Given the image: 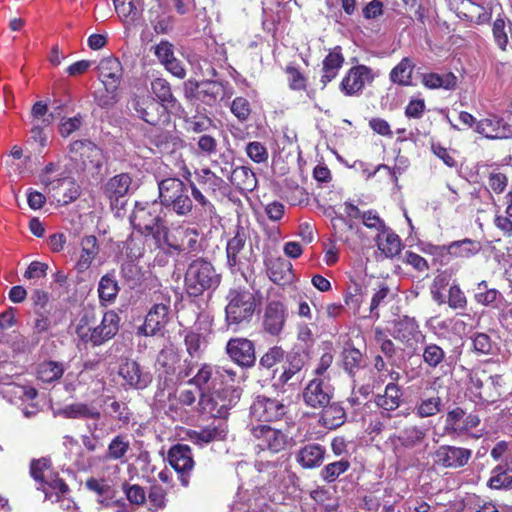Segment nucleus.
<instances>
[{
  "label": "nucleus",
  "mask_w": 512,
  "mask_h": 512,
  "mask_svg": "<svg viewBox=\"0 0 512 512\" xmlns=\"http://www.w3.org/2000/svg\"><path fill=\"white\" fill-rule=\"evenodd\" d=\"M119 322V315L110 310L105 312L100 323L96 324L93 310H85L76 324L75 333L83 343L100 346L117 334Z\"/></svg>",
  "instance_id": "1"
},
{
  "label": "nucleus",
  "mask_w": 512,
  "mask_h": 512,
  "mask_svg": "<svg viewBox=\"0 0 512 512\" xmlns=\"http://www.w3.org/2000/svg\"><path fill=\"white\" fill-rule=\"evenodd\" d=\"M130 222L135 230L145 237H152L156 244L167 241V227L162 217V207L157 201L136 202Z\"/></svg>",
  "instance_id": "2"
},
{
  "label": "nucleus",
  "mask_w": 512,
  "mask_h": 512,
  "mask_svg": "<svg viewBox=\"0 0 512 512\" xmlns=\"http://www.w3.org/2000/svg\"><path fill=\"white\" fill-rule=\"evenodd\" d=\"M226 305V328L248 324L254 315L257 304L253 293L245 288L231 289Z\"/></svg>",
  "instance_id": "3"
},
{
  "label": "nucleus",
  "mask_w": 512,
  "mask_h": 512,
  "mask_svg": "<svg viewBox=\"0 0 512 512\" xmlns=\"http://www.w3.org/2000/svg\"><path fill=\"white\" fill-rule=\"evenodd\" d=\"M160 206L171 207L178 215H186L192 209L187 185L178 178H167L159 182Z\"/></svg>",
  "instance_id": "4"
},
{
  "label": "nucleus",
  "mask_w": 512,
  "mask_h": 512,
  "mask_svg": "<svg viewBox=\"0 0 512 512\" xmlns=\"http://www.w3.org/2000/svg\"><path fill=\"white\" fill-rule=\"evenodd\" d=\"M171 319V297L168 292L156 291L152 295V306L139 332L153 336L161 332Z\"/></svg>",
  "instance_id": "5"
},
{
  "label": "nucleus",
  "mask_w": 512,
  "mask_h": 512,
  "mask_svg": "<svg viewBox=\"0 0 512 512\" xmlns=\"http://www.w3.org/2000/svg\"><path fill=\"white\" fill-rule=\"evenodd\" d=\"M219 282L212 265L202 259L193 261L185 274L187 292L192 296H198L204 290L211 288Z\"/></svg>",
  "instance_id": "6"
},
{
  "label": "nucleus",
  "mask_w": 512,
  "mask_h": 512,
  "mask_svg": "<svg viewBox=\"0 0 512 512\" xmlns=\"http://www.w3.org/2000/svg\"><path fill=\"white\" fill-rule=\"evenodd\" d=\"M287 413V406L280 400L259 395L250 407L251 417L260 422L280 420Z\"/></svg>",
  "instance_id": "7"
},
{
  "label": "nucleus",
  "mask_w": 512,
  "mask_h": 512,
  "mask_svg": "<svg viewBox=\"0 0 512 512\" xmlns=\"http://www.w3.org/2000/svg\"><path fill=\"white\" fill-rule=\"evenodd\" d=\"M472 456L467 448L441 445L434 453V463L443 468L458 469L464 467Z\"/></svg>",
  "instance_id": "8"
},
{
  "label": "nucleus",
  "mask_w": 512,
  "mask_h": 512,
  "mask_svg": "<svg viewBox=\"0 0 512 512\" xmlns=\"http://www.w3.org/2000/svg\"><path fill=\"white\" fill-rule=\"evenodd\" d=\"M287 316L288 311L284 303L278 300L268 302L262 321L264 331L272 336H278L284 328Z\"/></svg>",
  "instance_id": "9"
},
{
  "label": "nucleus",
  "mask_w": 512,
  "mask_h": 512,
  "mask_svg": "<svg viewBox=\"0 0 512 512\" xmlns=\"http://www.w3.org/2000/svg\"><path fill=\"white\" fill-rule=\"evenodd\" d=\"M332 398L331 385L323 379H313L303 391L305 404L313 409H322L330 403Z\"/></svg>",
  "instance_id": "10"
},
{
  "label": "nucleus",
  "mask_w": 512,
  "mask_h": 512,
  "mask_svg": "<svg viewBox=\"0 0 512 512\" xmlns=\"http://www.w3.org/2000/svg\"><path fill=\"white\" fill-rule=\"evenodd\" d=\"M136 115L148 124L156 125L166 108L149 95H136L131 101Z\"/></svg>",
  "instance_id": "11"
},
{
  "label": "nucleus",
  "mask_w": 512,
  "mask_h": 512,
  "mask_svg": "<svg viewBox=\"0 0 512 512\" xmlns=\"http://www.w3.org/2000/svg\"><path fill=\"white\" fill-rule=\"evenodd\" d=\"M168 461L175 471L180 474V481L182 485L187 486V474L194 467L190 447L184 444L174 445L168 452Z\"/></svg>",
  "instance_id": "12"
},
{
  "label": "nucleus",
  "mask_w": 512,
  "mask_h": 512,
  "mask_svg": "<svg viewBox=\"0 0 512 512\" xmlns=\"http://www.w3.org/2000/svg\"><path fill=\"white\" fill-rule=\"evenodd\" d=\"M99 80L106 91H118L123 76L121 62L115 57L102 59L98 64Z\"/></svg>",
  "instance_id": "13"
},
{
  "label": "nucleus",
  "mask_w": 512,
  "mask_h": 512,
  "mask_svg": "<svg viewBox=\"0 0 512 512\" xmlns=\"http://www.w3.org/2000/svg\"><path fill=\"white\" fill-rule=\"evenodd\" d=\"M226 353L241 367H250L255 362L253 343L246 338H232L226 344Z\"/></svg>",
  "instance_id": "14"
},
{
  "label": "nucleus",
  "mask_w": 512,
  "mask_h": 512,
  "mask_svg": "<svg viewBox=\"0 0 512 512\" xmlns=\"http://www.w3.org/2000/svg\"><path fill=\"white\" fill-rule=\"evenodd\" d=\"M250 432L256 439L262 441L260 446H264L274 453L282 451L286 446L287 436L282 431L268 425H253Z\"/></svg>",
  "instance_id": "15"
},
{
  "label": "nucleus",
  "mask_w": 512,
  "mask_h": 512,
  "mask_svg": "<svg viewBox=\"0 0 512 512\" xmlns=\"http://www.w3.org/2000/svg\"><path fill=\"white\" fill-rule=\"evenodd\" d=\"M372 80L371 69L365 65L350 68L340 83V89L345 95L353 96L362 91L365 83Z\"/></svg>",
  "instance_id": "16"
},
{
  "label": "nucleus",
  "mask_w": 512,
  "mask_h": 512,
  "mask_svg": "<svg viewBox=\"0 0 512 512\" xmlns=\"http://www.w3.org/2000/svg\"><path fill=\"white\" fill-rule=\"evenodd\" d=\"M119 375L132 388L145 389L152 382V375L136 361L126 360L120 365Z\"/></svg>",
  "instance_id": "17"
},
{
  "label": "nucleus",
  "mask_w": 512,
  "mask_h": 512,
  "mask_svg": "<svg viewBox=\"0 0 512 512\" xmlns=\"http://www.w3.org/2000/svg\"><path fill=\"white\" fill-rule=\"evenodd\" d=\"M475 131L490 139H504L512 137V124L492 115L476 123Z\"/></svg>",
  "instance_id": "18"
},
{
  "label": "nucleus",
  "mask_w": 512,
  "mask_h": 512,
  "mask_svg": "<svg viewBox=\"0 0 512 512\" xmlns=\"http://www.w3.org/2000/svg\"><path fill=\"white\" fill-rule=\"evenodd\" d=\"M391 335L394 339L409 344L411 340L422 342L425 340V335L419 330L418 322L413 317L403 316L394 322Z\"/></svg>",
  "instance_id": "19"
},
{
  "label": "nucleus",
  "mask_w": 512,
  "mask_h": 512,
  "mask_svg": "<svg viewBox=\"0 0 512 512\" xmlns=\"http://www.w3.org/2000/svg\"><path fill=\"white\" fill-rule=\"evenodd\" d=\"M325 454L324 446L318 443H308L297 451L295 460L303 469H314L322 465Z\"/></svg>",
  "instance_id": "20"
},
{
  "label": "nucleus",
  "mask_w": 512,
  "mask_h": 512,
  "mask_svg": "<svg viewBox=\"0 0 512 512\" xmlns=\"http://www.w3.org/2000/svg\"><path fill=\"white\" fill-rule=\"evenodd\" d=\"M155 55L161 64L174 76L183 79L186 75L181 62L175 58L173 45L168 41H161L155 47Z\"/></svg>",
  "instance_id": "21"
},
{
  "label": "nucleus",
  "mask_w": 512,
  "mask_h": 512,
  "mask_svg": "<svg viewBox=\"0 0 512 512\" xmlns=\"http://www.w3.org/2000/svg\"><path fill=\"white\" fill-rule=\"evenodd\" d=\"M267 274L272 282L278 285L289 284L293 281L292 263L284 258H272L266 261Z\"/></svg>",
  "instance_id": "22"
},
{
  "label": "nucleus",
  "mask_w": 512,
  "mask_h": 512,
  "mask_svg": "<svg viewBox=\"0 0 512 512\" xmlns=\"http://www.w3.org/2000/svg\"><path fill=\"white\" fill-rule=\"evenodd\" d=\"M85 487L97 495V502L102 506L109 507L113 504L116 490L110 480L91 477L86 480Z\"/></svg>",
  "instance_id": "23"
},
{
  "label": "nucleus",
  "mask_w": 512,
  "mask_h": 512,
  "mask_svg": "<svg viewBox=\"0 0 512 512\" xmlns=\"http://www.w3.org/2000/svg\"><path fill=\"white\" fill-rule=\"evenodd\" d=\"M457 9L460 17L476 24L488 23L492 16L491 11L471 0H460Z\"/></svg>",
  "instance_id": "24"
},
{
  "label": "nucleus",
  "mask_w": 512,
  "mask_h": 512,
  "mask_svg": "<svg viewBox=\"0 0 512 512\" xmlns=\"http://www.w3.org/2000/svg\"><path fill=\"white\" fill-rule=\"evenodd\" d=\"M80 255L76 263L78 272H85L99 253L97 238L93 235L85 236L80 242Z\"/></svg>",
  "instance_id": "25"
},
{
  "label": "nucleus",
  "mask_w": 512,
  "mask_h": 512,
  "mask_svg": "<svg viewBox=\"0 0 512 512\" xmlns=\"http://www.w3.org/2000/svg\"><path fill=\"white\" fill-rule=\"evenodd\" d=\"M344 56L341 52V47L337 46L331 50L323 60L321 83L323 88L336 78L339 70L343 66Z\"/></svg>",
  "instance_id": "26"
},
{
  "label": "nucleus",
  "mask_w": 512,
  "mask_h": 512,
  "mask_svg": "<svg viewBox=\"0 0 512 512\" xmlns=\"http://www.w3.org/2000/svg\"><path fill=\"white\" fill-rule=\"evenodd\" d=\"M131 185V177L122 173L112 177L105 186V193L110 199L111 205H115L129 191Z\"/></svg>",
  "instance_id": "27"
},
{
  "label": "nucleus",
  "mask_w": 512,
  "mask_h": 512,
  "mask_svg": "<svg viewBox=\"0 0 512 512\" xmlns=\"http://www.w3.org/2000/svg\"><path fill=\"white\" fill-rule=\"evenodd\" d=\"M442 250H446L450 256L456 258H470L480 252L481 245L475 240L465 238L442 246Z\"/></svg>",
  "instance_id": "28"
},
{
  "label": "nucleus",
  "mask_w": 512,
  "mask_h": 512,
  "mask_svg": "<svg viewBox=\"0 0 512 512\" xmlns=\"http://www.w3.org/2000/svg\"><path fill=\"white\" fill-rule=\"evenodd\" d=\"M487 486L495 490H512V466L499 464L491 470Z\"/></svg>",
  "instance_id": "29"
},
{
  "label": "nucleus",
  "mask_w": 512,
  "mask_h": 512,
  "mask_svg": "<svg viewBox=\"0 0 512 512\" xmlns=\"http://www.w3.org/2000/svg\"><path fill=\"white\" fill-rule=\"evenodd\" d=\"M378 249L387 257L393 258L398 255L401 251V239L400 237L388 231V229H384L381 233L378 234L376 238Z\"/></svg>",
  "instance_id": "30"
},
{
  "label": "nucleus",
  "mask_w": 512,
  "mask_h": 512,
  "mask_svg": "<svg viewBox=\"0 0 512 512\" xmlns=\"http://www.w3.org/2000/svg\"><path fill=\"white\" fill-rule=\"evenodd\" d=\"M392 299L393 293L389 285L384 281L377 282L369 308L371 317L374 319H379V307L388 304Z\"/></svg>",
  "instance_id": "31"
},
{
  "label": "nucleus",
  "mask_w": 512,
  "mask_h": 512,
  "mask_svg": "<svg viewBox=\"0 0 512 512\" xmlns=\"http://www.w3.org/2000/svg\"><path fill=\"white\" fill-rule=\"evenodd\" d=\"M66 418H89L98 420L101 416L100 411L93 405L87 403H73L66 405L60 412Z\"/></svg>",
  "instance_id": "32"
},
{
  "label": "nucleus",
  "mask_w": 512,
  "mask_h": 512,
  "mask_svg": "<svg viewBox=\"0 0 512 512\" xmlns=\"http://www.w3.org/2000/svg\"><path fill=\"white\" fill-rule=\"evenodd\" d=\"M346 413L338 403H329L326 408H322L321 423L328 429H336L344 424Z\"/></svg>",
  "instance_id": "33"
},
{
  "label": "nucleus",
  "mask_w": 512,
  "mask_h": 512,
  "mask_svg": "<svg viewBox=\"0 0 512 512\" xmlns=\"http://www.w3.org/2000/svg\"><path fill=\"white\" fill-rule=\"evenodd\" d=\"M201 410L214 418H222L224 413V396L220 392L202 394Z\"/></svg>",
  "instance_id": "34"
},
{
  "label": "nucleus",
  "mask_w": 512,
  "mask_h": 512,
  "mask_svg": "<svg viewBox=\"0 0 512 512\" xmlns=\"http://www.w3.org/2000/svg\"><path fill=\"white\" fill-rule=\"evenodd\" d=\"M230 183L238 190L251 191L256 185L254 173L247 167H236L230 174Z\"/></svg>",
  "instance_id": "35"
},
{
  "label": "nucleus",
  "mask_w": 512,
  "mask_h": 512,
  "mask_svg": "<svg viewBox=\"0 0 512 512\" xmlns=\"http://www.w3.org/2000/svg\"><path fill=\"white\" fill-rule=\"evenodd\" d=\"M63 363L57 361H44L37 366V379L43 383H52L59 380L64 374Z\"/></svg>",
  "instance_id": "36"
},
{
  "label": "nucleus",
  "mask_w": 512,
  "mask_h": 512,
  "mask_svg": "<svg viewBox=\"0 0 512 512\" xmlns=\"http://www.w3.org/2000/svg\"><path fill=\"white\" fill-rule=\"evenodd\" d=\"M507 377L503 374H493L488 377L485 388V399L495 402L507 393Z\"/></svg>",
  "instance_id": "37"
},
{
  "label": "nucleus",
  "mask_w": 512,
  "mask_h": 512,
  "mask_svg": "<svg viewBox=\"0 0 512 512\" xmlns=\"http://www.w3.org/2000/svg\"><path fill=\"white\" fill-rule=\"evenodd\" d=\"M401 395L399 386L395 383H389L385 388V394L378 395L375 403L383 410L389 412L399 407Z\"/></svg>",
  "instance_id": "38"
},
{
  "label": "nucleus",
  "mask_w": 512,
  "mask_h": 512,
  "mask_svg": "<svg viewBox=\"0 0 512 512\" xmlns=\"http://www.w3.org/2000/svg\"><path fill=\"white\" fill-rule=\"evenodd\" d=\"M443 402L440 396L421 397L415 407V413L420 418L432 417L442 411Z\"/></svg>",
  "instance_id": "39"
},
{
  "label": "nucleus",
  "mask_w": 512,
  "mask_h": 512,
  "mask_svg": "<svg viewBox=\"0 0 512 512\" xmlns=\"http://www.w3.org/2000/svg\"><path fill=\"white\" fill-rule=\"evenodd\" d=\"M246 231L243 227H237L235 236L230 239L226 245V257L228 264L234 267L240 263L237 254L244 247L246 242Z\"/></svg>",
  "instance_id": "40"
},
{
  "label": "nucleus",
  "mask_w": 512,
  "mask_h": 512,
  "mask_svg": "<svg viewBox=\"0 0 512 512\" xmlns=\"http://www.w3.org/2000/svg\"><path fill=\"white\" fill-rule=\"evenodd\" d=\"M130 450V442L126 435L115 436L108 444L105 458L113 461H124L127 452Z\"/></svg>",
  "instance_id": "41"
},
{
  "label": "nucleus",
  "mask_w": 512,
  "mask_h": 512,
  "mask_svg": "<svg viewBox=\"0 0 512 512\" xmlns=\"http://www.w3.org/2000/svg\"><path fill=\"white\" fill-rule=\"evenodd\" d=\"M414 63L408 57L403 58L390 72V80L393 83L408 86L411 84V77Z\"/></svg>",
  "instance_id": "42"
},
{
  "label": "nucleus",
  "mask_w": 512,
  "mask_h": 512,
  "mask_svg": "<svg viewBox=\"0 0 512 512\" xmlns=\"http://www.w3.org/2000/svg\"><path fill=\"white\" fill-rule=\"evenodd\" d=\"M343 367L350 375H354L365 366L362 353L354 348L347 347L342 352Z\"/></svg>",
  "instance_id": "43"
},
{
  "label": "nucleus",
  "mask_w": 512,
  "mask_h": 512,
  "mask_svg": "<svg viewBox=\"0 0 512 512\" xmlns=\"http://www.w3.org/2000/svg\"><path fill=\"white\" fill-rule=\"evenodd\" d=\"M38 489L43 490L46 499H51L53 494H55L56 498H59L60 494H64L68 491L67 484L57 475L49 474L42 482H40V487Z\"/></svg>",
  "instance_id": "44"
},
{
  "label": "nucleus",
  "mask_w": 512,
  "mask_h": 512,
  "mask_svg": "<svg viewBox=\"0 0 512 512\" xmlns=\"http://www.w3.org/2000/svg\"><path fill=\"white\" fill-rule=\"evenodd\" d=\"M422 358L429 368L435 369L445 361L446 353L435 343H424Z\"/></svg>",
  "instance_id": "45"
},
{
  "label": "nucleus",
  "mask_w": 512,
  "mask_h": 512,
  "mask_svg": "<svg viewBox=\"0 0 512 512\" xmlns=\"http://www.w3.org/2000/svg\"><path fill=\"white\" fill-rule=\"evenodd\" d=\"M152 92L161 101V105L166 107H174L176 99L173 96L170 88V84L162 78H156L151 83Z\"/></svg>",
  "instance_id": "46"
},
{
  "label": "nucleus",
  "mask_w": 512,
  "mask_h": 512,
  "mask_svg": "<svg viewBox=\"0 0 512 512\" xmlns=\"http://www.w3.org/2000/svg\"><path fill=\"white\" fill-rule=\"evenodd\" d=\"M427 429L416 425L405 427L400 436V443L406 448H412L420 444L426 437Z\"/></svg>",
  "instance_id": "47"
},
{
  "label": "nucleus",
  "mask_w": 512,
  "mask_h": 512,
  "mask_svg": "<svg viewBox=\"0 0 512 512\" xmlns=\"http://www.w3.org/2000/svg\"><path fill=\"white\" fill-rule=\"evenodd\" d=\"M305 364L304 357L296 352L287 356V365L284 367L283 373L279 377L282 384L287 383L290 379L298 374Z\"/></svg>",
  "instance_id": "48"
},
{
  "label": "nucleus",
  "mask_w": 512,
  "mask_h": 512,
  "mask_svg": "<svg viewBox=\"0 0 512 512\" xmlns=\"http://www.w3.org/2000/svg\"><path fill=\"white\" fill-rule=\"evenodd\" d=\"M119 287L117 281L110 275H104L98 286L101 301L112 302L117 297Z\"/></svg>",
  "instance_id": "49"
},
{
  "label": "nucleus",
  "mask_w": 512,
  "mask_h": 512,
  "mask_svg": "<svg viewBox=\"0 0 512 512\" xmlns=\"http://www.w3.org/2000/svg\"><path fill=\"white\" fill-rule=\"evenodd\" d=\"M350 467V463L347 460H339L327 464L320 472V476L323 481L327 483L334 482L340 475L345 473Z\"/></svg>",
  "instance_id": "50"
},
{
  "label": "nucleus",
  "mask_w": 512,
  "mask_h": 512,
  "mask_svg": "<svg viewBox=\"0 0 512 512\" xmlns=\"http://www.w3.org/2000/svg\"><path fill=\"white\" fill-rule=\"evenodd\" d=\"M376 341L378 342L381 352L385 355L388 360V363L391 366H398L399 358L397 356V348L392 340L383 337V333L381 331H376Z\"/></svg>",
  "instance_id": "51"
},
{
  "label": "nucleus",
  "mask_w": 512,
  "mask_h": 512,
  "mask_svg": "<svg viewBox=\"0 0 512 512\" xmlns=\"http://www.w3.org/2000/svg\"><path fill=\"white\" fill-rule=\"evenodd\" d=\"M472 351L478 355H491L494 351V343L486 333H476L472 337Z\"/></svg>",
  "instance_id": "52"
},
{
  "label": "nucleus",
  "mask_w": 512,
  "mask_h": 512,
  "mask_svg": "<svg viewBox=\"0 0 512 512\" xmlns=\"http://www.w3.org/2000/svg\"><path fill=\"white\" fill-rule=\"evenodd\" d=\"M332 228L335 236L341 242H348V233L354 228L353 224L348 221L343 215H336L331 219Z\"/></svg>",
  "instance_id": "53"
},
{
  "label": "nucleus",
  "mask_w": 512,
  "mask_h": 512,
  "mask_svg": "<svg viewBox=\"0 0 512 512\" xmlns=\"http://www.w3.org/2000/svg\"><path fill=\"white\" fill-rule=\"evenodd\" d=\"M218 171L222 173L223 169L217 165L202 170V182L213 191L221 190L222 187L223 180Z\"/></svg>",
  "instance_id": "54"
},
{
  "label": "nucleus",
  "mask_w": 512,
  "mask_h": 512,
  "mask_svg": "<svg viewBox=\"0 0 512 512\" xmlns=\"http://www.w3.org/2000/svg\"><path fill=\"white\" fill-rule=\"evenodd\" d=\"M177 234L180 237L179 247L182 250H195L197 246L198 232L192 228H179Z\"/></svg>",
  "instance_id": "55"
},
{
  "label": "nucleus",
  "mask_w": 512,
  "mask_h": 512,
  "mask_svg": "<svg viewBox=\"0 0 512 512\" xmlns=\"http://www.w3.org/2000/svg\"><path fill=\"white\" fill-rule=\"evenodd\" d=\"M50 462L46 458L33 460L30 465V474L38 482H42L49 474Z\"/></svg>",
  "instance_id": "56"
},
{
  "label": "nucleus",
  "mask_w": 512,
  "mask_h": 512,
  "mask_svg": "<svg viewBox=\"0 0 512 512\" xmlns=\"http://www.w3.org/2000/svg\"><path fill=\"white\" fill-rule=\"evenodd\" d=\"M123 491L128 501L132 504L142 505L146 501L145 490L140 485L125 483L123 484Z\"/></svg>",
  "instance_id": "57"
},
{
  "label": "nucleus",
  "mask_w": 512,
  "mask_h": 512,
  "mask_svg": "<svg viewBox=\"0 0 512 512\" xmlns=\"http://www.w3.org/2000/svg\"><path fill=\"white\" fill-rule=\"evenodd\" d=\"M218 435L219 432L216 427H208L200 431H191L189 433V438L195 444L204 445L216 439Z\"/></svg>",
  "instance_id": "58"
},
{
  "label": "nucleus",
  "mask_w": 512,
  "mask_h": 512,
  "mask_svg": "<svg viewBox=\"0 0 512 512\" xmlns=\"http://www.w3.org/2000/svg\"><path fill=\"white\" fill-rule=\"evenodd\" d=\"M98 362L96 361H86L83 365V369L79 372L78 375H74L73 373H68L65 377V389L67 391H74L76 389L75 384L73 383L74 379H79V381H84L86 372L93 371L96 369Z\"/></svg>",
  "instance_id": "59"
},
{
  "label": "nucleus",
  "mask_w": 512,
  "mask_h": 512,
  "mask_svg": "<svg viewBox=\"0 0 512 512\" xmlns=\"http://www.w3.org/2000/svg\"><path fill=\"white\" fill-rule=\"evenodd\" d=\"M493 36L497 46L501 50H506L508 44V36L505 31V21L502 17H497L493 23Z\"/></svg>",
  "instance_id": "60"
},
{
  "label": "nucleus",
  "mask_w": 512,
  "mask_h": 512,
  "mask_svg": "<svg viewBox=\"0 0 512 512\" xmlns=\"http://www.w3.org/2000/svg\"><path fill=\"white\" fill-rule=\"evenodd\" d=\"M247 155L256 163L265 162L268 159V151L266 147L257 141L250 142L246 146Z\"/></svg>",
  "instance_id": "61"
},
{
  "label": "nucleus",
  "mask_w": 512,
  "mask_h": 512,
  "mask_svg": "<svg viewBox=\"0 0 512 512\" xmlns=\"http://www.w3.org/2000/svg\"><path fill=\"white\" fill-rule=\"evenodd\" d=\"M284 357V351L281 347L274 346L270 348L260 359V365L270 369L279 363Z\"/></svg>",
  "instance_id": "62"
},
{
  "label": "nucleus",
  "mask_w": 512,
  "mask_h": 512,
  "mask_svg": "<svg viewBox=\"0 0 512 512\" xmlns=\"http://www.w3.org/2000/svg\"><path fill=\"white\" fill-rule=\"evenodd\" d=\"M448 304L453 309H464L467 299L458 285H452L449 289Z\"/></svg>",
  "instance_id": "63"
},
{
  "label": "nucleus",
  "mask_w": 512,
  "mask_h": 512,
  "mask_svg": "<svg viewBox=\"0 0 512 512\" xmlns=\"http://www.w3.org/2000/svg\"><path fill=\"white\" fill-rule=\"evenodd\" d=\"M231 112L240 120L245 121L250 115V104L247 99L237 97L231 104Z\"/></svg>",
  "instance_id": "64"
}]
</instances>
